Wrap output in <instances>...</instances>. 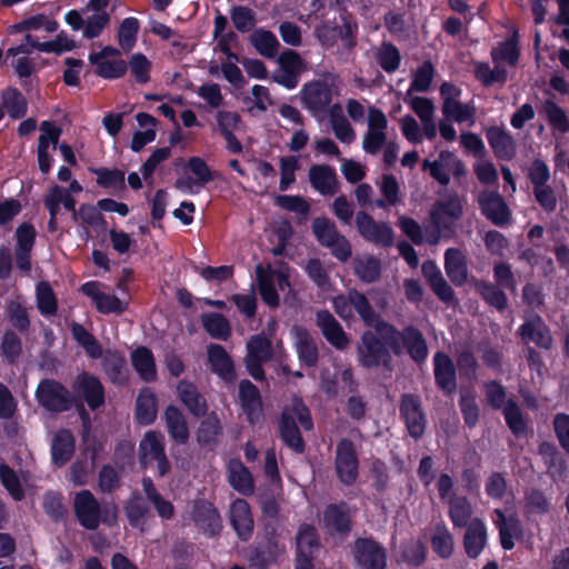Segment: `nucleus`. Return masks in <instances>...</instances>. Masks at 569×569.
Masks as SVG:
<instances>
[{
  "mask_svg": "<svg viewBox=\"0 0 569 569\" xmlns=\"http://www.w3.org/2000/svg\"><path fill=\"white\" fill-rule=\"evenodd\" d=\"M73 508L79 522L90 530L98 528L100 521L111 525L117 520L116 506L101 507L89 490H81L74 496Z\"/></svg>",
  "mask_w": 569,
  "mask_h": 569,
  "instance_id": "nucleus-1",
  "label": "nucleus"
},
{
  "mask_svg": "<svg viewBox=\"0 0 569 569\" xmlns=\"http://www.w3.org/2000/svg\"><path fill=\"white\" fill-rule=\"evenodd\" d=\"M74 390L84 398L92 409L100 407L104 401V392L100 381L88 373H81L74 381Z\"/></svg>",
  "mask_w": 569,
  "mask_h": 569,
  "instance_id": "nucleus-24",
  "label": "nucleus"
},
{
  "mask_svg": "<svg viewBox=\"0 0 569 569\" xmlns=\"http://www.w3.org/2000/svg\"><path fill=\"white\" fill-rule=\"evenodd\" d=\"M291 332L300 360L308 366H313L317 361L318 353L310 333L300 327H295Z\"/></svg>",
  "mask_w": 569,
  "mask_h": 569,
  "instance_id": "nucleus-39",
  "label": "nucleus"
},
{
  "mask_svg": "<svg viewBox=\"0 0 569 569\" xmlns=\"http://www.w3.org/2000/svg\"><path fill=\"white\" fill-rule=\"evenodd\" d=\"M356 226L359 233L370 242L390 246L393 241V232L390 226L385 222L375 221L365 212L357 214Z\"/></svg>",
  "mask_w": 569,
  "mask_h": 569,
  "instance_id": "nucleus-17",
  "label": "nucleus"
},
{
  "mask_svg": "<svg viewBox=\"0 0 569 569\" xmlns=\"http://www.w3.org/2000/svg\"><path fill=\"white\" fill-rule=\"evenodd\" d=\"M326 527L330 531L347 532L350 528L349 510L346 505L329 506L323 515Z\"/></svg>",
  "mask_w": 569,
  "mask_h": 569,
  "instance_id": "nucleus-46",
  "label": "nucleus"
},
{
  "mask_svg": "<svg viewBox=\"0 0 569 569\" xmlns=\"http://www.w3.org/2000/svg\"><path fill=\"white\" fill-rule=\"evenodd\" d=\"M239 402L251 422L260 417L262 411L260 392L249 380H242L239 383Z\"/></svg>",
  "mask_w": 569,
  "mask_h": 569,
  "instance_id": "nucleus-26",
  "label": "nucleus"
},
{
  "mask_svg": "<svg viewBox=\"0 0 569 569\" xmlns=\"http://www.w3.org/2000/svg\"><path fill=\"white\" fill-rule=\"evenodd\" d=\"M545 114L548 124L556 131L568 132V116L566 111L551 100L545 102Z\"/></svg>",
  "mask_w": 569,
  "mask_h": 569,
  "instance_id": "nucleus-60",
  "label": "nucleus"
},
{
  "mask_svg": "<svg viewBox=\"0 0 569 569\" xmlns=\"http://www.w3.org/2000/svg\"><path fill=\"white\" fill-rule=\"evenodd\" d=\"M127 64L131 76L138 83H147L150 81L152 62L144 54L140 52L132 54Z\"/></svg>",
  "mask_w": 569,
  "mask_h": 569,
  "instance_id": "nucleus-56",
  "label": "nucleus"
},
{
  "mask_svg": "<svg viewBox=\"0 0 569 569\" xmlns=\"http://www.w3.org/2000/svg\"><path fill=\"white\" fill-rule=\"evenodd\" d=\"M423 170H428L430 176L440 184L447 186L451 176H461L465 173L462 162L450 151L442 150L435 160L425 159Z\"/></svg>",
  "mask_w": 569,
  "mask_h": 569,
  "instance_id": "nucleus-11",
  "label": "nucleus"
},
{
  "mask_svg": "<svg viewBox=\"0 0 569 569\" xmlns=\"http://www.w3.org/2000/svg\"><path fill=\"white\" fill-rule=\"evenodd\" d=\"M355 271L361 280L372 282L380 276V263L370 256L359 257L355 261Z\"/></svg>",
  "mask_w": 569,
  "mask_h": 569,
  "instance_id": "nucleus-57",
  "label": "nucleus"
},
{
  "mask_svg": "<svg viewBox=\"0 0 569 569\" xmlns=\"http://www.w3.org/2000/svg\"><path fill=\"white\" fill-rule=\"evenodd\" d=\"M318 547L315 529L310 526L300 528L297 536V555L312 557Z\"/></svg>",
  "mask_w": 569,
  "mask_h": 569,
  "instance_id": "nucleus-59",
  "label": "nucleus"
},
{
  "mask_svg": "<svg viewBox=\"0 0 569 569\" xmlns=\"http://www.w3.org/2000/svg\"><path fill=\"white\" fill-rule=\"evenodd\" d=\"M177 393L191 415L197 417L206 415L208 410L207 401L193 383L181 380L177 386Z\"/></svg>",
  "mask_w": 569,
  "mask_h": 569,
  "instance_id": "nucleus-29",
  "label": "nucleus"
},
{
  "mask_svg": "<svg viewBox=\"0 0 569 569\" xmlns=\"http://www.w3.org/2000/svg\"><path fill=\"white\" fill-rule=\"evenodd\" d=\"M475 74L485 86L502 83L507 79V71L499 63H495V68H490L488 63L478 62L475 66Z\"/></svg>",
  "mask_w": 569,
  "mask_h": 569,
  "instance_id": "nucleus-53",
  "label": "nucleus"
},
{
  "mask_svg": "<svg viewBox=\"0 0 569 569\" xmlns=\"http://www.w3.org/2000/svg\"><path fill=\"white\" fill-rule=\"evenodd\" d=\"M193 517L198 526L207 533L214 535L221 529V520L217 510L208 502L194 508Z\"/></svg>",
  "mask_w": 569,
  "mask_h": 569,
  "instance_id": "nucleus-44",
  "label": "nucleus"
},
{
  "mask_svg": "<svg viewBox=\"0 0 569 569\" xmlns=\"http://www.w3.org/2000/svg\"><path fill=\"white\" fill-rule=\"evenodd\" d=\"M228 480L231 487L242 495L253 492V478L250 471L239 460H230L228 463Z\"/></svg>",
  "mask_w": 569,
  "mask_h": 569,
  "instance_id": "nucleus-33",
  "label": "nucleus"
},
{
  "mask_svg": "<svg viewBox=\"0 0 569 569\" xmlns=\"http://www.w3.org/2000/svg\"><path fill=\"white\" fill-rule=\"evenodd\" d=\"M539 452L542 455L547 472L551 476H562L567 469L565 458L552 445L543 442L539 447Z\"/></svg>",
  "mask_w": 569,
  "mask_h": 569,
  "instance_id": "nucleus-48",
  "label": "nucleus"
},
{
  "mask_svg": "<svg viewBox=\"0 0 569 569\" xmlns=\"http://www.w3.org/2000/svg\"><path fill=\"white\" fill-rule=\"evenodd\" d=\"M445 269L447 276L456 284H462L467 280L466 258L458 249H448L445 254Z\"/></svg>",
  "mask_w": 569,
  "mask_h": 569,
  "instance_id": "nucleus-37",
  "label": "nucleus"
},
{
  "mask_svg": "<svg viewBox=\"0 0 569 569\" xmlns=\"http://www.w3.org/2000/svg\"><path fill=\"white\" fill-rule=\"evenodd\" d=\"M251 42L257 51L267 58L274 57L279 47V42L274 34L262 29L256 30L252 33Z\"/></svg>",
  "mask_w": 569,
  "mask_h": 569,
  "instance_id": "nucleus-51",
  "label": "nucleus"
},
{
  "mask_svg": "<svg viewBox=\"0 0 569 569\" xmlns=\"http://www.w3.org/2000/svg\"><path fill=\"white\" fill-rule=\"evenodd\" d=\"M140 28L139 20L129 17L122 20L118 31V43L126 52L132 50L137 42V34Z\"/></svg>",
  "mask_w": 569,
  "mask_h": 569,
  "instance_id": "nucleus-49",
  "label": "nucleus"
},
{
  "mask_svg": "<svg viewBox=\"0 0 569 569\" xmlns=\"http://www.w3.org/2000/svg\"><path fill=\"white\" fill-rule=\"evenodd\" d=\"M450 503V518L455 526L463 527L469 525L468 520L471 517L472 510L470 503L461 497H456L449 501Z\"/></svg>",
  "mask_w": 569,
  "mask_h": 569,
  "instance_id": "nucleus-64",
  "label": "nucleus"
},
{
  "mask_svg": "<svg viewBox=\"0 0 569 569\" xmlns=\"http://www.w3.org/2000/svg\"><path fill=\"white\" fill-rule=\"evenodd\" d=\"M74 450V439L70 431H58L52 440L51 451L52 460L57 466L64 465L72 456Z\"/></svg>",
  "mask_w": 569,
  "mask_h": 569,
  "instance_id": "nucleus-40",
  "label": "nucleus"
},
{
  "mask_svg": "<svg viewBox=\"0 0 569 569\" xmlns=\"http://www.w3.org/2000/svg\"><path fill=\"white\" fill-rule=\"evenodd\" d=\"M478 201L482 213L495 224H503L509 220V209L498 193L483 191Z\"/></svg>",
  "mask_w": 569,
  "mask_h": 569,
  "instance_id": "nucleus-23",
  "label": "nucleus"
},
{
  "mask_svg": "<svg viewBox=\"0 0 569 569\" xmlns=\"http://www.w3.org/2000/svg\"><path fill=\"white\" fill-rule=\"evenodd\" d=\"M163 417L170 438L176 443H187L189 439V427L183 412L178 407L170 405L164 409Z\"/></svg>",
  "mask_w": 569,
  "mask_h": 569,
  "instance_id": "nucleus-25",
  "label": "nucleus"
},
{
  "mask_svg": "<svg viewBox=\"0 0 569 569\" xmlns=\"http://www.w3.org/2000/svg\"><path fill=\"white\" fill-rule=\"evenodd\" d=\"M89 61L94 66L96 74L103 79L121 78L128 70V64L121 59L120 51L110 46L102 48L98 52L90 53Z\"/></svg>",
  "mask_w": 569,
  "mask_h": 569,
  "instance_id": "nucleus-8",
  "label": "nucleus"
},
{
  "mask_svg": "<svg viewBox=\"0 0 569 569\" xmlns=\"http://www.w3.org/2000/svg\"><path fill=\"white\" fill-rule=\"evenodd\" d=\"M351 385V372L349 369L335 370L333 373L325 368L321 375V388L331 396L348 389Z\"/></svg>",
  "mask_w": 569,
  "mask_h": 569,
  "instance_id": "nucleus-42",
  "label": "nucleus"
},
{
  "mask_svg": "<svg viewBox=\"0 0 569 569\" xmlns=\"http://www.w3.org/2000/svg\"><path fill=\"white\" fill-rule=\"evenodd\" d=\"M487 542V530L483 522L473 519L467 526L463 545L469 557L476 558L480 555Z\"/></svg>",
  "mask_w": 569,
  "mask_h": 569,
  "instance_id": "nucleus-32",
  "label": "nucleus"
},
{
  "mask_svg": "<svg viewBox=\"0 0 569 569\" xmlns=\"http://www.w3.org/2000/svg\"><path fill=\"white\" fill-rule=\"evenodd\" d=\"M202 325L206 331L216 339L226 340L230 336L231 328L228 320L219 313L202 316Z\"/></svg>",
  "mask_w": 569,
  "mask_h": 569,
  "instance_id": "nucleus-50",
  "label": "nucleus"
},
{
  "mask_svg": "<svg viewBox=\"0 0 569 569\" xmlns=\"http://www.w3.org/2000/svg\"><path fill=\"white\" fill-rule=\"evenodd\" d=\"M221 431L220 420L217 413H209L200 423L197 430V440L200 443H211Z\"/></svg>",
  "mask_w": 569,
  "mask_h": 569,
  "instance_id": "nucleus-58",
  "label": "nucleus"
},
{
  "mask_svg": "<svg viewBox=\"0 0 569 569\" xmlns=\"http://www.w3.org/2000/svg\"><path fill=\"white\" fill-rule=\"evenodd\" d=\"M44 204L50 211V227H53V220L56 214L58 213L60 206L62 204L68 210H74L76 202L69 191L60 188L59 186H53L50 188L46 199Z\"/></svg>",
  "mask_w": 569,
  "mask_h": 569,
  "instance_id": "nucleus-45",
  "label": "nucleus"
},
{
  "mask_svg": "<svg viewBox=\"0 0 569 569\" xmlns=\"http://www.w3.org/2000/svg\"><path fill=\"white\" fill-rule=\"evenodd\" d=\"M2 103L11 118H21L27 111L24 97L13 88L4 90L2 93Z\"/></svg>",
  "mask_w": 569,
  "mask_h": 569,
  "instance_id": "nucleus-55",
  "label": "nucleus"
},
{
  "mask_svg": "<svg viewBox=\"0 0 569 569\" xmlns=\"http://www.w3.org/2000/svg\"><path fill=\"white\" fill-rule=\"evenodd\" d=\"M317 323L321 329L326 339L336 348L343 349L348 346L349 340L340 325L328 311H319L317 313Z\"/></svg>",
  "mask_w": 569,
  "mask_h": 569,
  "instance_id": "nucleus-31",
  "label": "nucleus"
},
{
  "mask_svg": "<svg viewBox=\"0 0 569 569\" xmlns=\"http://www.w3.org/2000/svg\"><path fill=\"white\" fill-rule=\"evenodd\" d=\"M296 420L302 428L309 430L312 428V422L308 409L305 407L300 399L295 398L291 403L286 407L281 422L280 431L283 441L293 450L301 451L303 448L301 436L296 426Z\"/></svg>",
  "mask_w": 569,
  "mask_h": 569,
  "instance_id": "nucleus-5",
  "label": "nucleus"
},
{
  "mask_svg": "<svg viewBox=\"0 0 569 569\" xmlns=\"http://www.w3.org/2000/svg\"><path fill=\"white\" fill-rule=\"evenodd\" d=\"M338 77L332 74L306 83L300 91L303 107L313 116L325 112L338 91Z\"/></svg>",
  "mask_w": 569,
  "mask_h": 569,
  "instance_id": "nucleus-3",
  "label": "nucleus"
},
{
  "mask_svg": "<svg viewBox=\"0 0 569 569\" xmlns=\"http://www.w3.org/2000/svg\"><path fill=\"white\" fill-rule=\"evenodd\" d=\"M300 163L296 156H284L279 160L281 191L288 190L296 182V172L299 170Z\"/></svg>",
  "mask_w": 569,
  "mask_h": 569,
  "instance_id": "nucleus-54",
  "label": "nucleus"
},
{
  "mask_svg": "<svg viewBox=\"0 0 569 569\" xmlns=\"http://www.w3.org/2000/svg\"><path fill=\"white\" fill-rule=\"evenodd\" d=\"M81 291L91 298L98 311L102 313H120L127 308L126 301H122L114 295L106 291L101 283L87 282L81 287Z\"/></svg>",
  "mask_w": 569,
  "mask_h": 569,
  "instance_id": "nucleus-18",
  "label": "nucleus"
},
{
  "mask_svg": "<svg viewBox=\"0 0 569 569\" xmlns=\"http://www.w3.org/2000/svg\"><path fill=\"white\" fill-rule=\"evenodd\" d=\"M463 199L458 194L448 193L433 206L430 218L438 231L450 229L463 213Z\"/></svg>",
  "mask_w": 569,
  "mask_h": 569,
  "instance_id": "nucleus-9",
  "label": "nucleus"
},
{
  "mask_svg": "<svg viewBox=\"0 0 569 569\" xmlns=\"http://www.w3.org/2000/svg\"><path fill=\"white\" fill-rule=\"evenodd\" d=\"M207 365L211 372L226 382H232L236 379L233 361L222 346L210 343L207 347Z\"/></svg>",
  "mask_w": 569,
  "mask_h": 569,
  "instance_id": "nucleus-20",
  "label": "nucleus"
},
{
  "mask_svg": "<svg viewBox=\"0 0 569 569\" xmlns=\"http://www.w3.org/2000/svg\"><path fill=\"white\" fill-rule=\"evenodd\" d=\"M377 329L385 341L392 346L395 352L400 353L406 349L417 361L427 357V345L419 331L408 328L400 335L385 323L377 325Z\"/></svg>",
  "mask_w": 569,
  "mask_h": 569,
  "instance_id": "nucleus-6",
  "label": "nucleus"
},
{
  "mask_svg": "<svg viewBox=\"0 0 569 569\" xmlns=\"http://www.w3.org/2000/svg\"><path fill=\"white\" fill-rule=\"evenodd\" d=\"M435 376L438 385L448 391L455 388V367L452 361L442 353L435 358Z\"/></svg>",
  "mask_w": 569,
  "mask_h": 569,
  "instance_id": "nucleus-47",
  "label": "nucleus"
},
{
  "mask_svg": "<svg viewBox=\"0 0 569 569\" xmlns=\"http://www.w3.org/2000/svg\"><path fill=\"white\" fill-rule=\"evenodd\" d=\"M401 412L406 420L409 433L415 438L420 437L425 431L426 420L421 412L418 399L412 396L403 397Z\"/></svg>",
  "mask_w": 569,
  "mask_h": 569,
  "instance_id": "nucleus-28",
  "label": "nucleus"
},
{
  "mask_svg": "<svg viewBox=\"0 0 569 569\" xmlns=\"http://www.w3.org/2000/svg\"><path fill=\"white\" fill-rule=\"evenodd\" d=\"M309 180L321 194H333L337 190L336 173L327 166H312L309 169Z\"/></svg>",
  "mask_w": 569,
  "mask_h": 569,
  "instance_id": "nucleus-34",
  "label": "nucleus"
},
{
  "mask_svg": "<svg viewBox=\"0 0 569 569\" xmlns=\"http://www.w3.org/2000/svg\"><path fill=\"white\" fill-rule=\"evenodd\" d=\"M333 308L342 319H350L356 311L367 325H376L375 315L367 298L352 290L347 296H338L332 301Z\"/></svg>",
  "mask_w": 569,
  "mask_h": 569,
  "instance_id": "nucleus-10",
  "label": "nucleus"
},
{
  "mask_svg": "<svg viewBox=\"0 0 569 569\" xmlns=\"http://www.w3.org/2000/svg\"><path fill=\"white\" fill-rule=\"evenodd\" d=\"M230 519L240 538L247 539L251 535L253 529V519L250 507L246 500L237 499L232 502L230 508Z\"/></svg>",
  "mask_w": 569,
  "mask_h": 569,
  "instance_id": "nucleus-30",
  "label": "nucleus"
},
{
  "mask_svg": "<svg viewBox=\"0 0 569 569\" xmlns=\"http://www.w3.org/2000/svg\"><path fill=\"white\" fill-rule=\"evenodd\" d=\"M158 412L157 396L150 388H143L137 398L136 416L140 423L150 425Z\"/></svg>",
  "mask_w": 569,
  "mask_h": 569,
  "instance_id": "nucleus-36",
  "label": "nucleus"
},
{
  "mask_svg": "<svg viewBox=\"0 0 569 569\" xmlns=\"http://www.w3.org/2000/svg\"><path fill=\"white\" fill-rule=\"evenodd\" d=\"M355 557L363 569H385L387 566L386 551L371 540H358L355 546Z\"/></svg>",
  "mask_w": 569,
  "mask_h": 569,
  "instance_id": "nucleus-21",
  "label": "nucleus"
},
{
  "mask_svg": "<svg viewBox=\"0 0 569 569\" xmlns=\"http://www.w3.org/2000/svg\"><path fill=\"white\" fill-rule=\"evenodd\" d=\"M83 14L86 16L83 36L87 38L98 37L110 19L106 11H91Z\"/></svg>",
  "mask_w": 569,
  "mask_h": 569,
  "instance_id": "nucleus-62",
  "label": "nucleus"
},
{
  "mask_svg": "<svg viewBox=\"0 0 569 569\" xmlns=\"http://www.w3.org/2000/svg\"><path fill=\"white\" fill-rule=\"evenodd\" d=\"M139 460L143 467L156 462L160 476H164L169 471L164 440L160 432L150 430L144 433L139 445Z\"/></svg>",
  "mask_w": 569,
  "mask_h": 569,
  "instance_id": "nucleus-7",
  "label": "nucleus"
},
{
  "mask_svg": "<svg viewBox=\"0 0 569 569\" xmlns=\"http://www.w3.org/2000/svg\"><path fill=\"white\" fill-rule=\"evenodd\" d=\"M336 469L340 480L352 483L358 476V460L352 442L341 440L337 447Z\"/></svg>",
  "mask_w": 569,
  "mask_h": 569,
  "instance_id": "nucleus-19",
  "label": "nucleus"
},
{
  "mask_svg": "<svg viewBox=\"0 0 569 569\" xmlns=\"http://www.w3.org/2000/svg\"><path fill=\"white\" fill-rule=\"evenodd\" d=\"M131 363L139 377L144 381H153L157 378V367L151 350L139 347L131 353Z\"/></svg>",
  "mask_w": 569,
  "mask_h": 569,
  "instance_id": "nucleus-35",
  "label": "nucleus"
},
{
  "mask_svg": "<svg viewBox=\"0 0 569 569\" xmlns=\"http://www.w3.org/2000/svg\"><path fill=\"white\" fill-rule=\"evenodd\" d=\"M278 69L273 72L272 79L287 89H293L299 82L301 73L306 70V63L301 57L292 51H283L278 60Z\"/></svg>",
  "mask_w": 569,
  "mask_h": 569,
  "instance_id": "nucleus-12",
  "label": "nucleus"
},
{
  "mask_svg": "<svg viewBox=\"0 0 569 569\" xmlns=\"http://www.w3.org/2000/svg\"><path fill=\"white\" fill-rule=\"evenodd\" d=\"M487 139L497 157L502 159H510L513 156V141L503 129L498 127L488 129Z\"/></svg>",
  "mask_w": 569,
  "mask_h": 569,
  "instance_id": "nucleus-43",
  "label": "nucleus"
},
{
  "mask_svg": "<svg viewBox=\"0 0 569 569\" xmlns=\"http://www.w3.org/2000/svg\"><path fill=\"white\" fill-rule=\"evenodd\" d=\"M37 302L38 308L42 315L51 316L56 313L57 299L48 283L40 282L37 286Z\"/></svg>",
  "mask_w": 569,
  "mask_h": 569,
  "instance_id": "nucleus-63",
  "label": "nucleus"
},
{
  "mask_svg": "<svg viewBox=\"0 0 569 569\" xmlns=\"http://www.w3.org/2000/svg\"><path fill=\"white\" fill-rule=\"evenodd\" d=\"M312 230L318 241L326 247L340 236L335 223L327 218H316L312 222Z\"/></svg>",
  "mask_w": 569,
  "mask_h": 569,
  "instance_id": "nucleus-61",
  "label": "nucleus"
},
{
  "mask_svg": "<svg viewBox=\"0 0 569 569\" xmlns=\"http://www.w3.org/2000/svg\"><path fill=\"white\" fill-rule=\"evenodd\" d=\"M256 273L262 300L270 307H277L279 305V293L284 292L290 287L289 268L273 269L270 264H258Z\"/></svg>",
  "mask_w": 569,
  "mask_h": 569,
  "instance_id": "nucleus-4",
  "label": "nucleus"
},
{
  "mask_svg": "<svg viewBox=\"0 0 569 569\" xmlns=\"http://www.w3.org/2000/svg\"><path fill=\"white\" fill-rule=\"evenodd\" d=\"M219 48L226 56V60H221L220 62L212 60L209 66V73L213 77H218L222 73L224 79L236 88L243 87L246 81L241 70L237 66V54L231 52L229 44L224 40H219Z\"/></svg>",
  "mask_w": 569,
  "mask_h": 569,
  "instance_id": "nucleus-15",
  "label": "nucleus"
},
{
  "mask_svg": "<svg viewBox=\"0 0 569 569\" xmlns=\"http://www.w3.org/2000/svg\"><path fill=\"white\" fill-rule=\"evenodd\" d=\"M388 120L382 111L370 108L368 111V130L362 139V148L366 152L376 154L386 143V129Z\"/></svg>",
  "mask_w": 569,
  "mask_h": 569,
  "instance_id": "nucleus-14",
  "label": "nucleus"
},
{
  "mask_svg": "<svg viewBox=\"0 0 569 569\" xmlns=\"http://www.w3.org/2000/svg\"><path fill=\"white\" fill-rule=\"evenodd\" d=\"M244 365L250 376L256 380L263 379L262 363L272 358L282 359L284 356L281 341H277L272 345V342L262 335L250 337L247 341Z\"/></svg>",
  "mask_w": 569,
  "mask_h": 569,
  "instance_id": "nucleus-2",
  "label": "nucleus"
},
{
  "mask_svg": "<svg viewBox=\"0 0 569 569\" xmlns=\"http://www.w3.org/2000/svg\"><path fill=\"white\" fill-rule=\"evenodd\" d=\"M38 402L51 411H62L69 406V392L54 380H43L36 392Z\"/></svg>",
  "mask_w": 569,
  "mask_h": 569,
  "instance_id": "nucleus-16",
  "label": "nucleus"
},
{
  "mask_svg": "<svg viewBox=\"0 0 569 569\" xmlns=\"http://www.w3.org/2000/svg\"><path fill=\"white\" fill-rule=\"evenodd\" d=\"M26 44L9 49V54L18 56L20 53H29L30 50L28 49V46H31L42 52L54 53H62L74 48V41L63 32L59 33L52 41L36 42L30 34L26 37Z\"/></svg>",
  "mask_w": 569,
  "mask_h": 569,
  "instance_id": "nucleus-22",
  "label": "nucleus"
},
{
  "mask_svg": "<svg viewBox=\"0 0 569 569\" xmlns=\"http://www.w3.org/2000/svg\"><path fill=\"white\" fill-rule=\"evenodd\" d=\"M37 156L38 166L42 173H48L52 166L51 150H56L61 136V129L51 121H43L40 124Z\"/></svg>",
  "mask_w": 569,
  "mask_h": 569,
  "instance_id": "nucleus-13",
  "label": "nucleus"
},
{
  "mask_svg": "<svg viewBox=\"0 0 569 569\" xmlns=\"http://www.w3.org/2000/svg\"><path fill=\"white\" fill-rule=\"evenodd\" d=\"M497 518L495 522L499 527L501 546L509 550L515 546V539L520 535V525L513 516H505L500 510H496Z\"/></svg>",
  "mask_w": 569,
  "mask_h": 569,
  "instance_id": "nucleus-41",
  "label": "nucleus"
},
{
  "mask_svg": "<svg viewBox=\"0 0 569 569\" xmlns=\"http://www.w3.org/2000/svg\"><path fill=\"white\" fill-rule=\"evenodd\" d=\"M422 273L427 278L435 293L443 301H451L453 292L443 279L440 270L433 261H426L422 264Z\"/></svg>",
  "mask_w": 569,
  "mask_h": 569,
  "instance_id": "nucleus-38",
  "label": "nucleus"
},
{
  "mask_svg": "<svg viewBox=\"0 0 569 569\" xmlns=\"http://www.w3.org/2000/svg\"><path fill=\"white\" fill-rule=\"evenodd\" d=\"M104 370L110 380L121 385L128 378L124 359L117 352H108L104 358Z\"/></svg>",
  "mask_w": 569,
  "mask_h": 569,
  "instance_id": "nucleus-52",
  "label": "nucleus"
},
{
  "mask_svg": "<svg viewBox=\"0 0 569 569\" xmlns=\"http://www.w3.org/2000/svg\"><path fill=\"white\" fill-rule=\"evenodd\" d=\"M358 352L360 362L366 367L378 366L386 359V349L383 343L371 332H366L362 336Z\"/></svg>",
  "mask_w": 569,
  "mask_h": 569,
  "instance_id": "nucleus-27",
  "label": "nucleus"
}]
</instances>
